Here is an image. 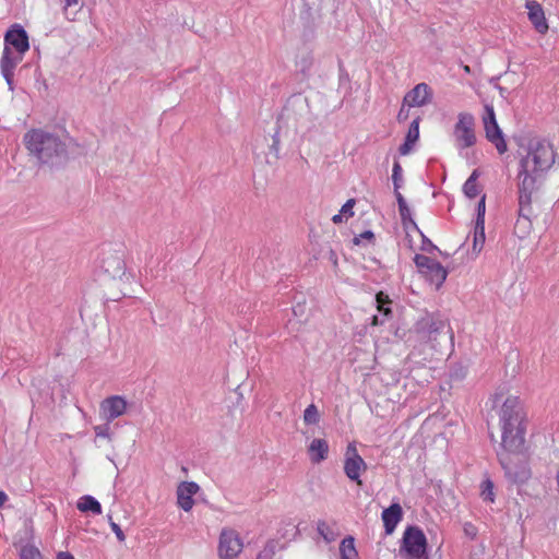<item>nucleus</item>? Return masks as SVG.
I'll list each match as a JSON object with an SVG mask.
<instances>
[{
	"instance_id": "nucleus-1",
	"label": "nucleus",
	"mask_w": 559,
	"mask_h": 559,
	"mask_svg": "<svg viewBox=\"0 0 559 559\" xmlns=\"http://www.w3.org/2000/svg\"><path fill=\"white\" fill-rule=\"evenodd\" d=\"M501 442L499 449H522L525 445L526 415L516 396H509L499 412Z\"/></svg>"
},
{
	"instance_id": "nucleus-2",
	"label": "nucleus",
	"mask_w": 559,
	"mask_h": 559,
	"mask_svg": "<svg viewBox=\"0 0 559 559\" xmlns=\"http://www.w3.org/2000/svg\"><path fill=\"white\" fill-rule=\"evenodd\" d=\"M31 155L49 167H60L69 158L66 143L57 135L43 130H31L24 136Z\"/></svg>"
},
{
	"instance_id": "nucleus-3",
	"label": "nucleus",
	"mask_w": 559,
	"mask_h": 559,
	"mask_svg": "<svg viewBox=\"0 0 559 559\" xmlns=\"http://www.w3.org/2000/svg\"><path fill=\"white\" fill-rule=\"evenodd\" d=\"M29 49L28 35L19 24H14L4 35V49L0 61L1 73L10 88L14 90V69Z\"/></svg>"
},
{
	"instance_id": "nucleus-4",
	"label": "nucleus",
	"mask_w": 559,
	"mask_h": 559,
	"mask_svg": "<svg viewBox=\"0 0 559 559\" xmlns=\"http://www.w3.org/2000/svg\"><path fill=\"white\" fill-rule=\"evenodd\" d=\"M498 461L504 472L506 479L512 485L525 484L532 477L528 455L525 445L522 449L497 450Z\"/></svg>"
},
{
	"instance_id": "nucleus-5",
	"label": "nucleus",
	"mask_w": 559,
	"mask_h": 559,
	"mask_svg": "<svg viewBox=\"0 0 559 559\" xmlns=\"http://www.w3.org/2000/svg\"><path fill=\"white\" fill-rule=\"evenodd\" d=\"M556 153L550 142L540 139H532L527 145L526 155L521 159V168L524 171L543 173L555 163Z\"/></svg>"
},
{
	"instance_id": "nucleus-6",
	"label": "nucleus",
	"mask_w": 559,
	"mask_h": 559,
	"mask_svg": "<svg viewBox=\"0 0 559 559\" xmlns=\"http://www.w3.org/2000/svg\"><path fill=\"white\" fill-rule=\"evenodd\" d=\"M419 340L431 342L433 346L452 341L453 335L449 324L435 316L427 314L415 325Z\"/></svg>"
},
{
	"instance_id": "nucleus-7",
	"label": "nucleus",
	"mask_w": 559,
	"mask_h": 559,
	"mask_svg": "<svg viewBox=\"0 0 559 559\" xmlns=\"http://www.w3.org/2000/svg\"><path fill=\"white\" fill-rule=\"evenodd\" d=\"M399 555L403 559H428L427 538L418 526L406 527Z\"/></svg>"
},
{
	"instance_id": "nucleus-8",
	"label": "nucleus",
	"mask_w": 559,
	"mask_h": 559,
	"mask_svg": "<svg viewBox=\"0 0 559 559\" xmlns=\"http://www.w3.org/2000/svg\"><path fill=\"white\" fill-rule=\"evenodd\" d=\"M453 136L456 147L465 150L476 144L475 119L472 114L460 112L453 128Z\"/></svg>"
},
{
	"instance_id": "nucleus-9",
	"label": "nucleus",
	"mask_w": 559,
	"mask_h": 559,
	"mask_svg": "<svg viewBox=\"0 0 559 559\" xmlns=\"http://www.w3.org/2000/svg\"><path fill=\"white\" fill-rule=\"evenodd\" d=\"M283 117L293 120L298 127H306L311 121V111L308 99L300 95L293 96L284 107Z\"/></svg>"
},
{
	"instance_id": "nucleus-10",
	"label": "nucleus",
	"mask_w": 559,
	"mask_h": 559,
	"mask_svg": "<svg viewBox=\"0 0 559 559\" xmlns=\"http://www.w3.org/2000/svg\"><path fill=\"white\" fill-rule=\"evenodd\" d=\"M414 262L419 272L428 277L438 288L444 283L448 272L441 263L424 254H416Z\"/></svg>"
},
{
	"instance_id": "nucleus-11",
	"label": "nucleus",
	"mask_w": 559,
	"mask_h": 559,
	"mask_svg": "<svg viewBox=\"0 0 559 559\" xmlns=\"http://www.w3.org/2000/svg\"><path fill=\"white\" fill-rule=\"evenodd\" d=\"M242 547V540L235 530H222L218 543V556L221 559H235L241 552Z\"/></svg>"
},
{
	"instance_id": "nucleus-12",
	"label": "nucleus",
	"mask_w": 559,
	"mask_h": 559,
	"mask_svg": "<svg viewBox=\"0 0 559 559\" xmlns=\"http://www.w3.org/2000/svg\"><path fill=\"white\" fill-rule=\"evenodd\" d=\"M367 465L362 457L358 454L355 444L349 443L345 453L344 472L350 480L357 481L361 485L360 472L365 471Z\"/></svg>"
},
{
	"instance_id": "nucleus-13",
	"label": "nucleus",
	"mask_w": 559,
	"mask_h": 559,
	"mask_svg": "<svg viewBox=\"0 0 559 559\" xmlns=\"http://www.w3.org/2000/svg\"><path fill=\"white\" fill-rule=\"evenodd\" d=\"M432 99V91L426 83H419L404 96V104L408 107H421Z\"/></svg>"
},
{
	"instance_id": "nucleus-14",
	"label": "nucleus",
	"mask_w": 559,
	"mask_h": 559,
	"mask_svg": "<svg viewBox=\"0 0 559 559\" xmlns=\"http://www.w3.org/2000/svg\"><path fill=\"white\" fill-rule=\"evenodd\" d=\"M126 408L127 402L119 395L107 397L100 404V411L108 423L121 416Z\"/></svg>"
},
{
	"instance_id": "nucleus-15",
	"label": "nucleus",
	"mask_w": 559,
	"mask_h": 559,
	"mask_svg": "<svg viewBox=\"0 0 559 559\" xmlns=\"http://www.w3.org/2000/svg\"><path fill=\"white\" fill-rule=\"evenodd\" d=\"M525 7L528 10V20L534 26L535 31L542 35L546 34L549 27L543 7L534 0H527Z\"/></svg>"
},
{
	"instance_id": "nucleus-16",
	"label": "nucleus",
	"mask_w": 559,
	"mask_h": 559,
	"mask_svg": "<svg viewBox=\"0 0 559 559\" xmlns=\"http://www.w3.org/2000/svg\"><path fill=\"white\" fill-rule=\"evenodd\" d=\"M102 267L112 278H121L126 273V263L119 253H109L104 257Z\"/></svg>"
},
{
	"instance_id": "nucleus-17",
	"label": "nucleus",
	"mask_w": 559,
	"mask_h": 559,
	"mask_svg": "<svg viewBox=\"0 0 559 559\" xmlns=\"http://www.w3.org/2000/svg\"><path fill=\"white\" fill-rule=\"evenodd\" d=\"M199 490V485L194 481H182L177 488V500L180 508L190 511L194 504L192 498Z\"/></svg>"
},
{
	"instance_id": "nucleus-18",
	"label": "nucleus",
	"mask_w": 559,
	"mask_h": 559,
	"mask_svg": "<svg viewBox=\"0 0 559 559\" xmlns=\"http://www.w3.org/2000/svg\"><path fill=\"white\" fill-rule=\"evenodd\" d=\"M484 129L487 140L496 146L498 153H506L508 150L507 143L503 139L502 131L498 126L497 120L492 122H486V124H484Z\"/></svg>"
},
{
	"instance_id": "nucleus-19",
	"label": "nucleus",
	"mask_w": 559,
	"mask_h": 559,
	"mask_svg": "<svg viewBox=\"0 0 559 559\" xmlns=\"http://www.w3.org/2000/svg\"><path fill=\"white\" fill-rule=\"evenodd\" d=\"M403 510L399 503H393L382 512V521L385 534L390 535L394 532L397 523L402 520Z\"/></svg>"
},
{
	"instance_id": "nucleus-20",
	"label": "nucleus",
	"mask_w": 559,
	"mask_h": 559,
	"mask_svg": "<svg viewBox=\"0 0 559 559\" xmlns=\"http://www.w3.org/2000/svg\"><path fill=\"white\" fill-rule=\"evenodd\" d=\"M532 171H524L521 168L519 174V198L527 197L532 199L534 191L536 190V178L533 176Z\"/></svg>"
},
{
	"instance_id": "nucleus-21",
	"label": "nucleus",
	"mask_w": 559,
	"mask_h": 559,
	"mask_svg": "<svg viewBox=\"0 0 559 559\" xmlns=\"http://www.w3.org/2000/svg\"><path fill=\"white\" fill-rule=\"evenodd\" d=\"M308 453L312 463H320L328 457L329 444L324 439H313Z\"/></svg>"
},
{
	"instance_id": "nucleus-22",
	"label": "nucleus",
	"mask_w": 559,
	"mask_h": 559,
	"mask_svg": "<svg viewBox=\"0 0 559 559\" xmlns=\"http://www.w3.org/2000/svg\"><path fill=\"white\" fill-rule=\"evenodd\" d=\"M76 507L81 512H92L93 514L102 513L100 503L94 497L88 495L81 497Z\"/></svg>"
},
{
	"instance_id": "nucleus-23",
	"label": "nucleus",
	"mask_w": 559,
	"mask_h": 559,
	"mask_svg": "<svg viewBox=\"0 0 559 559\" xmlns=\"http://www.w3.org/2000/svg\"><path fill=\"white\" fill-rule=\"evenodd\" d=\"M340 556L342 559H358V552L355 547V538L353 536H347L341 542Z\"/></svg>"
},
{
	"instance_id": "nucleus-24",
	"label": "nucleus",
	"mask_w": 559,
	"mask_h": 559,
	"mask_svg": "<svg viewBox=\"0 0 559 559\" xmlns=\"http://www.w3.org/2000/svg\"><path fill=\"white\" fill-rule=\"evenodd\" d=\"M377 308L378 311L381 312L384 317H390L392 314V309L389 307L391 304V299L383 292H379L376 295Z\"/></svg>"
},
{
	"instance_id": "nucleus-25",
	"label": "nucleus",
	"mask_w": 559,
	"mask_h": 559,
	"mask_svg": "<svg viewBox=\"0 0 559 559\" xmlns=\"http://www.w3.org/2000/svg\"><path fill=\"white\" fill-rule=\"evenodd\" d=\"M317 531L320 536L326 542L331 543L334 542L336 538V533L333 531V528L323 520H319L317 523Z\"/></svg>"
},
{
	"instance_id": "nucleus-26",
	"label": "nucleus",
	"mask_w": 559,
	"mask_h": 559,
	"mask_svg": "<svg viewBox=\"0 0 559 559\" xmlns=\"http://www.w3.org/2000/svg\"><path fill=\"white\" fill-rule=\"evenodd\" d=\"M533 216L532 199L527 197L519 198V217L532 219Z\"/></svg>"
},
{
	"instance_id": "nucleus-27",
	"label": "nucleus",
	"mask_w": 559,
	"mask_h": 559,
	"mask_svg": "<svg viewBox=\"0 0 559 559\" xmlns=\"http://www.w3.org/2000/svg\"><path fill=\"white\" fill-rule=\"evenodd\" d=\"M485 225L475 224L473 250L476 252H480L485 243Z\"/></svg>"
},
{
	"instance_id": "nucleus-28",
	"label": "nucleus",
	"mask_w": 559,
	"mask_h": 559,
	"mask_svg": "<svg viewBox=\"0 0 559 559\" xmlns=\"http://www.w3.org/2000/svg\"><path fill=\"white\" fill-rule=\"evenodd\" d=\"M532 229V219L518 217L514 226V231L519 238H525Z\"/></svg>"
},
{
	"instance_id": "nucleus-29",
	"label": "nucleus",
	"mask_w": 559,
	"mask_h": 559,
	"mask_svg": "<svg viewBox=\"0 0 559 559\" xmlns=\"http://www.w3.org/2000/svg\"><path fill=\"white\" fill-rule=\"evenodd\" d=\"M320 420V414L314 404H310L304 412V421L307 425H316Z\"/></svg>"
},
{
	"instance_id": "nucleus-30",
	"label": "nucleus",
	"mask_w": 559,
	"mask_h": 559,
	"mask_svg": "<svg viewBox=\"0 0 559 559\" xmlns=\"http://www.w3.org/2000/svg\"><path fill=\"white\" fill-rule=\"evenodd\" d=\"M419 122H420V117H417L415 118L409 128H408V131L406 133V136H405V140H407V142L409 143H416L419 139Z\"/></svg>"
},
{
	"instance_id": "nucleus-31",
	"label": "nucleus",
	"mask_w": 559,
	"mask_h": 559,
	"mask_svg": "<svg viewBox=\"0 0 559 559\" xmlns=\"http://www.w3.org/2000/svg\"><path fill=\"white\" fill-rule=\"evenodd\" d=\"M399 212H400L401 221H402V224H403L404 227H407L408 225H412L416 230L419 231V228H418L417 224L412 218V213H411V210H409L408 205H406L404 207H400Z\"/></svg>"
},
{
	"instance_id": "nucleus-32",
	"label": "nucleus",
	"mask_w": 559,
	"mask_h": 559,
	"mask_svg": "<svg viewBox=\"0 0 559 559\" xmlns=\"http://www.w3.org/2000/svg\"><path fill=\"white\" fill-rule=\"evenodd\" d=\"M20 559H44L40 551L34 546H24L21 549Z\"/></svg>"
},
{
	"instance_id": "nucleus-33",
	"label": "nucleus",
	"mask_w": 559,
	"mask_h": 559,
	"mask_svg": "<svg viewBox=\"0 0 559 559\" xmlns=\"http://www.w3.org/2000/svg\"><path fill=\"white\" fill-rule=\"evenodd\" d=\"M392 180H393L394 190H400V188L402 187L403 177H402V167L397 160L393 165Z\"/></svg>"
},
{
	"instance_id": "nucleus-34",
	"label": "nucleus",
	"mask_w": 559,
	"mask_h": 559,
	"mask_svg": "<svg viewBox=\"0 0 559 559\" xmlns=\"http://www.w3.org/2000/svg\"><path fill=\"white\" fill-rule=\"evenodd\" d=\"M493 483L490 479H486L481 485V497L484 500L493 501Z\"/></svg>"
},
{
	"instance_id": "nucleus-35",
	"label": "nucleus",
	"mask_w": 559,
	"mask_h": 559,
	"mask_svg": "<svg viewBox=\"0 0 559 559\" xmlns=\"http://www.w3.org/2000/svg\"><path fill=\"white\" fill-rule=\"evenodd\" d=\"M463 191L467 198H469V199L476 198L479 193L477 182H473L472 180H466L463 186Z\"/></svg>"
},
{
	"instance_id": "nucleus-36",
	"label": "nucleus",
	"mask_w": 559,
	"mask_h": 559,
	"mask_svg": "<svg viewBox=\"0 0 559 559\" xmlns=\"http://www.w3.org/2000/svg\"><path fill=\"white\" fill-rule=\"evenodd\" d=\"M486 195L484 194L477 204V217L475 224L485 225Z\"/></svg>"
},
{
	"instance_id": "nucleus-37",
	"label": "nucleus",
	"mask_w": 559,
	"mask_h": 559,
	"mask_svg": "<svg viewBox=\"0 0 559 559\" xmlns=\"http://www.w3.org/2000/svg\"><path fill=\"white\" fill-rule=\"evenodd\" d=\"M94 431H95L96 437H103V438L110 439V427H109L108 421L104 425L95 426Z\"/></svg>"
},
{
	"instance_id": "nucleus-38",
	"label": "nucleus",
	"mask_w": 559,
	"mask_h": 559,
	"mask_svg": "<svg viewBox=\"0 0 559 559\" xmlns=\"http://www.w3.org/2000/svg\"><path fill=\"white\" fill-rule=\"evenodd\" d=\"M270 151H271V153H273L275 158H278V153H280L278 129H276L275 133L272 135V144L270 145Z\"/></svg>"
},
{
	"instance_id": "nucleus-39",
	"label": "nucleus",
	"mask_w": 559,
	"mask_h": 559,
	"mask_svg": "<svg viewBox=\"0 0 559 559\" xmlns=\"http://www.w3.org/2000/svg\"><path fill=\"white\" fill-rule=\"evenodd\" d=\"M496 120H497L496 114H495L492 105L486 104L485 105V115L483 116L484 124H486V122H492Z\"/></svg>"
},
{
	"instance_id": "nucleus-40",
	"label": "nucleus",
	"mask_w": 559,
	"mask_h": 559,
	"mask_svg": "<svg viewBox=\"0 0 559 559\" xmlns=\"http://www.w3.org/2000/svg\"><path fill=\"white\" fill-rule=\"evenodd\" d=\"M463 531H464L465 536H467L471 539H474L477 536V533H478L477 527L474 524L469 523V522H466L463 525Z\"/></svg>"
},
{
	"instance_id": "nucleus-41",
	"label": "nucleus",
	"mask_w": 559,
	"mask_h": 559,
	"mask_svg": "<svg viewBox=\"0 0 559 559\" xmlns=\"http://www.w3.org/2000/svg\"><path fill=\"white\" fill-rule=\"evenodd\" d=\"M355 203H356V202H355V199H349V200H347V201L343 204V206H342V209H341V211H340V212H341V214H343V215H348V216H353V215H354L353 207H354Z\"/></svg>"
},
{
	"instance_id": "nucleus-42",
	"label": "nucleus",
	"mask_w": 559,
	"mask_h": 559,
	"mask_svg": "<svg viewBox=\"0 0 559 559\" xmlns=\"http://www.w3.org/2000/svg\"><path fill=\"white\" fill-rule=\"evenodd\" d=\"M361 239L373 240L374 234L371 230H365L359 236L354 237V239H353L354 245H359Z\"/></svg>"
},
{
	"instance_id": "nucleus-43",
	"label": "nucleus",
	"mask_w": 559,
	"mask_h": 559,
	"mask_svg": "<svg viewBox=\"0 0 559 559\" xmlns=\"http://www.w3.org/2000/svg\"><path fill=\"white\" fill-rule=\"evenodd\" d=\"M110 527H111L112 532L116 534V537L118 538V540L124 542L126 535H124L123 531L121 530V527L116 522H110Z\"/></svg>"
},
{
	"instance_id": "nucleus-44",
	"label": "nucleus",
	"mask_w": 559,
	"mask_h": 559,
	"mask_svg": "<svg viewBox=\"0 0 559 559\" xmlns=\"http://www.w3.org/2000/svg\"><path fill=\"white\" fill-rule=\"evenodd\" d=\"M421 236H423V247H421L423 250L428 251V252L438 250V248L427 237H425L423 234H421Z\"/></svg>"
},
{
	"instance_id": "nucleus-45",
	"label": "nucleus",
	"mask_w": 559,
	"mask_h": 559,
	"mask_svg": "<svg viewBox=\"0 0 559 559\" xmlns=\"http://www.w3.org/2000/svg\"><path fill=\"white\" fill-rule=\"evenodd\" d=\"M415 143H409L407 140L404 141V143L399 147V152L401 155H407L413 150V146Z\"/></svg>"
},
{
	"instance_id": "nucleus-46",
	"label": "nucleus",
	"mask_w": 559,
	"mask_h": 559,
	"mask_svg": "<svg viewBox=\"0 0 559 559\" xmlns=\"http://www.w3.org/2000/svg\"><path fill=\"white\" fill-rule=\"evenodd\" d=\"M405 105L406 104L403 103V106L401 107V109H400V111L397 114V120L400 122H403V121L407 120L408 116H409V109H405Z\"/></svg>"
},
{
	"instance_id": "nucleus-47",
	"label": "nucleus",
	"mask_w": 559,
	"mask_h": 559,
	"mask_svg": "<svg viewBox=\"0 0 559 559\" xmlns=\"http://www.w3.org/2000/svg\"><path fill=\"white\" fill-rule=\"evenodd\" d=\"M394 195L396 198L399 209L407 205V203H406L404 197L402 195V193L400 192V190H394Z\"/></svg>"
},
{
	"instance_id": "nucleus-48",
	"label": "nucleus",
	"mask_w": 559,
	"mask_h": 559,
	"mask_svg": "<svg viewBox=\"0 0 559 559\" xmlns=\"http://www.w3.org/2000/svg\"><path fill=\"white\" fill-rule=\"evenodd\" d=\"M57 559H74V557L68 551H60L57 555Z\"/></svg>"
},
{
	"instance_id": "nucleus-49",
	"label": "nucleus",
	"mask_w": 559,
	"mask_h": 559,
	"mask_svg": "<svg viewBox=\"0 0 559 559\" xmlns=\"http://www.w3.org/2000/svg\"><path fill=\"white\" fill-rule=\"evenodd\" d=\"M479 175H480L479 170L478 169H474L467 180H472L473 182H476L478 177H479Z\"/></svg>"
},
{
	"instance_id": "nucleus-50",
	"label": "nucleus",
	"mask_w": 559,
	"mask_h": 559,
	"mask_svg": "<svg viewBox=\"0 0 559 559\" xmlns=\"http://www.w3.org/2000/svg\"><path fill=\"white\" fill-rule=\"evenodd\" d=\"M8 495L4 491H0V508L8 501Z\"/></svg>"
},
{
	"instance_id": "nucleus-51",
	"label": "nucleus",
	"mask_w": 559,
	"mask_h": 559,
	"mask_svg": "<svg viewBox=\"0 0 559 559\" xmlns=\"http://www.w3.org/2000/svg\"><path fill=\"white\" fill-rule=\"evenodd\" d=\"M332 222L334 224H340L343 222V214H341V212L338 214H335L333 217H332Z\"/></svg>"
},
{
	"instance_id": "nucleus-52",
	"label": "nucleus",
	"mask_w": 559,
	"mask_h": 559,
	"mask_svg": "<svg viewBox=\"0 0 559 559\" xmlns=\"http://www.w3.org/2000/svg\"><path fill=\"white\" fill-rule=\"evenodd\" d=\"M274 544L273 542L269 543L266 548L264 549V551H269L270 554H273L274 552Z\"/></svg>"
},
{
	"instance_id": "nucleus-53",
	"label": "nucleus",
	"mask_w": 559,
	"mask_h": 559,
	"mask_svg": "<svg viewBox=\"0 0 559 559\" xmlns=\"http://www.w3.org/2000/svg\"><path fill=\"white\" fill-rule=\"evenodd\" d=\"M330 260L333 261L334 264L337 263L336 253L333 250H330Z\"/></svg>"
},
{
	"instance_id": "nucleus-54",
	"label": "nucleus",
	"mask_w": 559,
	"mask_h": 559,
	"mask_svg": "<svg viewBox=\"0 0 559 559\" xmlns=\"http://www.w3.org/2000/svg\"><path fill=\"white\" fill-rule=\"evenodd\" d=\"M66 8L71 5H76L79 3V0H66Z\"/></svg>"
},
{
	"instance_id": "nucleus-55",
	"label": "nucleus",
	"mask_w": 559,
	"mask_h": 559,
	"mask_svg": "<svg viewBox=\"0 0 559 559\" xmlns=\"http://www.w3.org/2000/svg\"><path fill=\"white\" fill-rule=\"evenodd\" d=\"M383 322L379 320V318L377 316H373L372 318V324L373 325H378V324H382Z\"/></svg>"
},
{
	"instance_id": "nucleus-56",
	"label": "nucleus",
	"mask_w": 559,
	"mask_h": 559,
	"mask_svg": "<svg viewBox=\"0 0 559 559\" xmlns=\"http://www.w3.org/2000/svg\"><path fill=\"white\" fill-rule=\"evenodd\" d=\"M469 559H480V557L477 552H475V554L471 552Z\"/></svg>"
},
{
	"instance_id": "nucleus-57",
	"label": "nucleus",
	"mask_w": 559,
	"mask_h": 559,
	"mask_svg": "<svg viewBox=\"0 0 559 559\" xmlns=\"http://www.w3.org/2000/svg\"><path fill=\"white\" fill-rule=\"evenodd\" d=\"M463 69H464V71H465L466 73H471V68H469L468 66H464V68H463Z\"/></svg>"
},
{
	"instance_id": "nucleus-58",
	"label": "nucleus",
	"mask_w": 559,
	"mask_h": 559,
	"mask_svg": "<svg viewBox=\"0 0 559 559\" xmlns=\"http://www.w3.org/2000/svg\"><path fill=\"white\" fill-rule=\"evenodd\" d=\"M490 439L491 441H496L492 432H490Z\"/></svg>"
},
{
	"instance_id": "nucleus-59",
	"label": "nucleus",
	"mask_w": 559,
	"mask_h": 559,
	"mask_svg": "<svg viewBox=\"0 0 559 559\" xmlns=\"http://www.w3.org/2000/svg\"><path fill=\"white\" fill-rule=\"evenodd\" d=\"M108 521H109V523L114 522L111 515H108Z\"/></svg>"
}]
</instances>
